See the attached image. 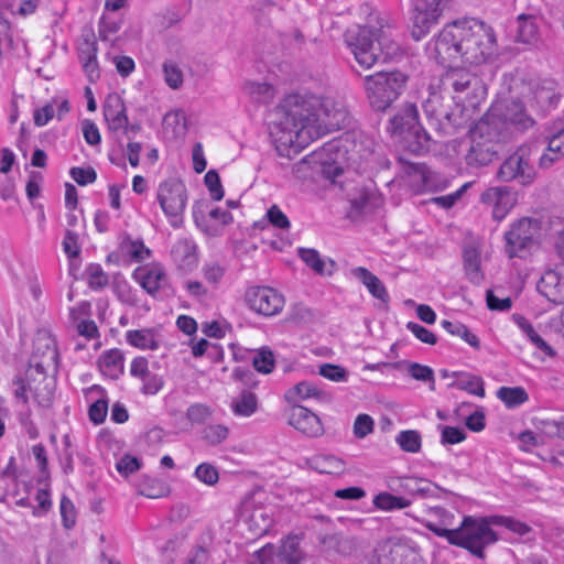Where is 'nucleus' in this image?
<instances>
[{
	"mask_svg": "<svg viewBox=\"0 0 564 564\" xmlns=\"http://www.w3.org/2000/svg\"><path fill=\"white\" fill-rule=\"evenodd\" d=\"M328 151L334 153L335 156L332 162H325L322 165V174L325 178L330 180L333 184L339 185L343 189V182L338 181L346 171L351 166L349 149L347 144L341 141L338 143L329 144Z\"/></svg>",
	"mask_w": 564,
	"mask_h": 564,
	"instance_id": "nucleus-19",
	"label": "nucleus"
},
{
	"mask_svg": "<svg viewBox=\"0 0 564 564\" xmlns=\"http://www.w3.org/2000/svg\"><path fill=\"white\" fill-rule=\"evenodd\" d=\"M171 254L177 268L184 272H191L197 265V247L188 239L176 241L172 247Z\"/></svg>",
	"mask_w": 564,
	"mask_h": 564,
	"instance_id": "nucleus-25",
	"label": "nucleus"
},
{
	"mask_svg": "<svg viewBox=\"0 0 564 564\" xmlns=\"http://www.w3.org/2000/svg\"><path fill=\"white\" fill-rule=\"evenodd\" d=\"M528 89L525 99L536 117H546L557 107L561 93L553 80H532Z\"/></svg>",
	"mask_w": 564,
	"mask_h": 564,
	"instance_id": "nucleus-14",
	"label": "nucleus"
},
{
	"mask_svg": "<svg viewBox=\"0 0 564 564\" xmlns=\"http://www.w3.org/2000/svg\"><path fill=\"white\" fill-rule=\"evenodd\" d=\"M538 290L553 304L564 305V268L545 271L538 283Z\"/></svg>",
	"mask_w": 564,
	"mask_h": 564,
	"instance_id": "nucleus-22",
	"label": "nucleus"
},
{
	"mask_svg": "<svg viewBox=\"0 0 564 564\" xmlns=\"http://www.w3.org/2000/svg\"><path fill=\"white\" fill-rule=\"evenodd\" d=\"M539 147L535 142L519 145L500 165L497 177L501 182H516L522 186L531 185L538 176L535 156Z\"/></svg>",
	"mask_w": 564,
	"mask_h": 564,
	"instance_id": "nucleus-8",
	"label": "nucleus"
},
{
	"mask_svg": "<svg viewBox=\"0 0 564 564\" xmlns=\"http://www.w3.org/2000/svg\"><path fill=\"white\" fill-rule=\"evenodd\" d=\"M355 279L362 284L368 293L378 302L379 307L388 308L389 292L383 282L365 267H355Z\"/></svg>",
	"mask_w": 564,
	"mask_h": 564,
	"instance_id": "nucleus-23",
	"label": "nucleus"
},
{
	"mask_svg": "<svg viewBox=\"0 0 564 564\" xmlns=\"http://www.w3.org/2000/svg\"><path fill=\"white\" fill-rule=\"evenodd\" d=\"M406 328L419 339L421 340L422 343L424 344H429V345H435L436 341H437V338L436 336L431 332L427 328H425L424 326L417 324V323H414V322H409L406 324Z\"/></svg>",
	"mask_w": 564,
	"mask_h": 564,
	"instance_id": "nucleus-63",
	"label": "nucleus"
},
{
	"mask_svg": "<svg viewBox=\"0 0 564 564\" xmlns=\"http://www.w3.org/2000/svg\"><path fill=\"white\" fill-rule=\"evenodd\" d=\"M297 254L307 267L314 272L323 274L325 272V262L315 249L299 248Z\"/></svg>",
	"mask_w": 564,
	"mask_h": 564,
	"instance_id": "nucleus-47",
	"label": "nucleus"
},
{
	"mask_svg": "<svg viewBox=\"0 0 564 564\" xmlns=\"http://www.w3.org/2000/svg\"><path fill=\"white\" fill-rule=\"evenodd\" d=\"M369 564H425L416 547L408 542L388 539L372 550Z\"/></svg>",
	"mask_w": 564,
	"mask_h": 564,
	"instance_id": "nucleus-12",
	"label": "nucleus"
},
{
	"mask_svg": "<svg viewBox=\"0 0 564 564\" xmlns=\"http://www.w3.org/2000/svg\"><path fill=\"white\" fill-rule=\"evenodd\" d=\"M318 373L322 377L335 382L347 381L349 376V372L346 369L333 364L321 365Z\"/></svg>",
	"mask_w": 564,
	"mask_h": 564,
	"instance_id": "nucleus-51",
	"label": "nucleus"
},
{
	"mask_svg": "<svg viewBox=\"0 0 564 564\" xmlns=\"http://www.w3.org/2000/svg\"><path fill=\"white\" fill-rule=\"evenodd\" d=\"M252 564H301L305 554L300 547V538L289 535L279 547L267 544L256 552Z\"/></svg>",
	"mask_w": 564,
	"mask_h": 564,
	"instance_id": "nucleus-13",
	"label": "nucleus"
},
{
	"mask_svg": "<svg viewBox=\"0 0 564 564\" xmlns=\"http://www.w3.org/2000/svg\"><path fill=\"white\" fill-rule=\"evenodd\" d=\"M72 178L80 186L94 183L97 178V174L93 167H72L69 171Z\"/></svg>",
	"mask_w": 564,
	"mask_h": 564,
	"instance_id": "nucleus-60",
	"label": "nucleus"
},
{
	"mask_svg": "<svg viewBox=\"0 0 564 564\" xmlns=\"http://www.w3.org/2000/svg\"><path fill=\"white\" fill-rule=\"evenodd\" d=\"M285 399L289 403H296L301 400L316 399L322 402L329 401V395L321 390L315 383L302 381L285 392Z\"/></svg>",
	"mask_w": 564,
	"mask_h": 564,
	"instance_id": "nucleus-28",
	"label": "nucleus"
},
{
	"mask_svg": "<svg viewBox=\"0 0 564 564\" xmlns=\"http://www.w3.org/2000/svg\"><path fill=\"white\" fill-rule=\"evenodd\" d=\"M104 117L111 131H118L128 123L127 108L123 99L118 94L107 96L104 105Z\"/></svg>",
	"mask_w": 564,
	"mask_h": 564,
	"instance_id": "nucleus-24",
	"label": "nucleus"
},
{
	"mask_svg": "<svg viewBox=\"0 0 564 564\" xmlns=\"http://www.w3.org/2000/svg\"><path fill=\"white\" fill-rule=\"evenodd\" d=\"M517 41L524 44H533L538 41L539 30L535 18L521 14L517 20Z\"/></svg>",
	"mask_w": 564,
	"mask_h": 564,
	"instance_id": "nucleus-35",
	"label": "nucleus"
},
{
	"mask_svg": "<svg viewBox=\"0 0 564 564\" xmlns=\"http://www.w3.org/2000/svg\"><path fill=\"white\" fill-rule=\"evenodd\" d=\"M269 223L279 229L290 228V220L279 206L272 205L267 212Z\"/></svg>",
	"mask_w": 564,
	"mask_h": 564,
	"instance_id": "nucleus-64",
	"label": "nucleus"
},
{
	"mask_svg": "<svg viewBox=\"0 0 564 564\" xmlns=\"http://www.w3.org/2000/svg\"><path fill=\"white\" fill-rule=\"evenodd\" d=\"M535 113L529 107L528 100L511 99L495 106L485 119L489 123L496 122L497 129L507 130L509 140L514 132L523 133L536 124Z\"/></svg>",
	"mask_w": 564,
	"mask_h": 564,
	"instance_id": "nucleus-7",
	"label": "nucleus"
},
{
	"mask_svg": "<svg viewBox=\"0 0 564 564\" xmlns=\"http://www.w3.org/2000/svg\"><path fill=\"white\" fill-rule=\"evenodd\" d=\"M100 371L111 378L117 379L123 372V355L119 349L105 351L98 360Z\"/></svg>",
	"mask_w": 564,
	"mask_h": 564,
	"instance_id": "nucleus-29",
	"label": "nucleus"
},
{
	"mask_svg": "<svg viewBox=\"0 0 564 564\" xmlns=\"http://www.w3.org/2000/svg\"><path fill=\"white\" fill-rule=\"evenodd\" d=\"M163 74L166 85L172 89H178L183 84V73L176 63L167 61L163 64Z\"/></svg>",
	"mask_w": 564,
	"mask_h": 564,
	"instance_id": "nucleus-50",
	"label": "nucleus"
},
{
	"mask_svg": "<svg viewBox=\"0 0 564 564\" xmlns=\"http://www.w3.org/2000/svg\"><path fill=\"white\" fill-rule=\"evenodd\" d=\"M87 273L88 283L91 289L100 290L108 285V275L105 273L100 264H90L87 268Z\"/></svg>",
	"mask_w": 564,
	"mask_h": 564,
	"instance_id": "nucleus-52",
	"label": "nucleus"
},
{
	"mask_svg": "<svg viewBox=\"0 0 564 564\" xmlns=\"http://www.w3.org/2000/svg\"><path fill=\"white\" fill-rule=\"evenodd\" d=\"M540 232L541 221L535 218L523 217L514 221L505 234V251L508 257H522L538 242Z\"/></svg>",
	"mask_w": 564,
	"mask_h": 564,
	"instance_id": "nucleus-11",
	"label": "nucleus"
},
{
	"mask_svg": "<svg viewBox=\"0 0 564 564\" xmlns=\"http://www.w3.org/2000/svg\"><path fill=\"white\" fill-rule=\"evenodd\" d=\"M441 325L449 334L459 336L475 349L480 348V341L478 337L475 334L470 333L469 329L464 324L459 322H451L444 319L441 322Z\"/></svg>",
	"mask_w": 564,
	"mask_h": 564,
	"instance_id": "nucleus-39",
	"label": "nucleus"
},
{
	"mask_svg": "<svg viewBox=\"0 0 564 564\" xmlns=\"http://www.w3.org/2000/svg\"><path fill=\"white\" fill-rule=\"evenodd\" d=\"M454 375L459 376V380L454 383L458 389L480 398L485 397L484 381L480 377L470 373Z\"/></svg>",
	"mask_w": 564,
	"mask_h": 564,
	"instance_id": "nucleus-40",
	"label": "nucleus"
},
{
	"mask_svg": "<svg viewBox=\"0 0 564 564\" xmlns=\"http://www.w3.org/2000/svg\"><path fill=\"white\" fill-rule=\"evenodd\" d=\"M246 302L256 313L263 316L279 314L284 306L283 296L269 286H252L246 292Z\"/></svg>",
	"mask_w": 564,
	"mask_h": 564,
	"instance_id": "nucleus-16",
	"label": "nucleus"
},
{
	"mask_svg": "<svg viewBox=\"0 0 564 564\" xmlns=\"http://www.w3.org/2000/svg\"><path fill=\"white\" fill-rule=\"evenodd\" d=\"M319 101L299 94L288 95L276 108L271 137L279 151L295 153L319 137Z\"/></svg>",
	"mask_w": 564,
	"mask_h": 564,
	"instance_id": "nucleus-2",
	"label": "nucleus"
},
{
	"mask_svg": "<svg viewBox=\"0 0 564 564\" xmlns=\"http://www.w3.org/2000/svg\"><path fill=\"white\" fill-rule=\"evenodd\" d=\"M508 140L507 130L497 129L496 122L489 123L484 118L473 134L471 145L465 156L467 165L479 167L491 163L499 152V144Z\"/></svg>",
	"mask_w": 564,
	"mask_h": 564,
	"instance_id": "nucleus-6",
	"label": "nucleus"
},
{
	"mask_svg": "<svg viewBox=\"0 0 564 564\" xmlns=\"http://www.w3.org/2000/svg\"><path fill=\"white\" fill-rule=\"evenodd\" d=\"M25 376L29 379L30 393L35 402L43 408H48L54 391L52 381L47 379L44 361L33 359Z\"/></svg>",
	"mask_w": 564,
	"mask_h": 564,
	"instance_id": "nucleus-17",
	"label": "nucleus"
},
{
	"mask_svg": "<svg viewBox=\"0 0 564 564\" xmlns=\"http://www.w3.org/2000/svg\"><path fill=\"white\" fill-rule=\"evenodd\" d=\"M212 415L213 410L203 403H194L186 411V417L192 424H205Z\"/></svg>",
	"mask_w": 564,
	"mask_h": 564,
	"instance_id": "nucleus-48",
	"label": "nucleus"
},
{
	"mask_svg": "<svg viewBox=\"0 0 564 564\" xmlns=\"http://www.w3.org/2000/svg\"><path fill=\"white\" fill-rule=\"evenodd\" d=\"M195 225L207 236L221 235L223 228L232 223V215L220 207L209 208L207 200H196L193 205Z\"/></svg>",
	"mask_w": 564,
	"mask_h": 564,
	"instance_id": "nucleus-15",
	"label": "nucleus"
},
{
	"mask_svg": "<svg viewBox=\"0 0 564 564\" xmlns=\"http://www.w3.org/2000/svg\"><path fill=\"white\" fill-rule=\"evenodd\" d=\"M251 361L253 368L264 375L271 373L275 366L273 351L268 347L256 350Z\"/></svg>",
	"mask_w": 564,
	"mask_h": 564,
	"instance_id": "nucleus-41",
	"label": "nucleus"
},
{
	"mask_svg": "<svg viewBox=\"0 0 564 564\" xmlns=\"http://www.w3.org/2000/svg\"><path fill=\"white\" fill-rule=\"evenodd\" d=\"M387 131L402 139L404 147L414 154H423L431 149L432 138L419 121L417 107L405 102L389 119Z\"/></svg>",
	"mask_w": 564,
	"mask_h": 564,
	"instance_id": "nucleus-5",
	"label": "nucleus"
},
{
	"mask_svg": "<svg viewBox=\"0 0 564 564\" xmlns=\"http://www.w3.org/2000/svg\"><path fill=\"white\" fill-rule=\"evenodd\" d=\"M313 467L322 474H338L343 463L334 456H316L312 459Z\"/></svg>",
	"mask_w": 564,
	"mask_h": 564,
	"instance_id": "nucleus-46",
	"label": "nucleus"
},
{
	"mask_svg": "<svg viewBox=\"0 0 564 564\" xmlns=\"http://www.w3.org/2000/svg\"><path fill=\"white\" fill-rule=\"evenodd\" d=\"M409 373L417 381L431 382V389H434V372L429 366L412 362L409 366Z\"/></svg>",
	"mask_w": 564,
	"mask_h": 564,
	"instance_id": "nucleus-56",
	"label": "nucleus"
},
{
	"mask_svg": "<svg viewBox=\"0 0 564 564\" xmlns=\"http://www.w3.org/2000/svg\"><path fill=\"white\" fill-rule=\"evenodd\" d=\"M375 429V421L368 414H359L355 417V437L364 438L371 434Z\"/></svg>",
	"mask_w": 564,
	"mask_h": 564,
	"instance_id": "nucleus-57",
	"label": "nucleus"
},
{
	"mask_svg": "<svg viewBox=\"0 0 564 564\" xmlns=\"http://www.w3.org/2000/svg\"><path fill=\"white\" fill-rule=\"evenodd\" d=\"M205 185L207 186L210 197L218 202L224 197V188L220 182V177L215 170H210L205 174Z\"/></svg>",
	"mask_w": 564,
	"mask_h": 564,
	"instance_id": "nucleus-53",
	"label": "nucleus"
},
{
	"mask_svg": "<svg viewBox=\"0 0 564 564\" xmlns=\"http://www.w3.org/2000/svg\"><path fill=\"white\" fill-rule=\"evenodd\" d=\"M482 204L491 207V214L495 220L501 221L516 204V198L506 186H495L487 188L480 196Z\"/></svg>",
	"mask_w": 564,
	"mask_h": 564,
	"instance_id": "nucleus-20",
	"label": "nucleus"
},
{
	"mask_svg": "<svg viewBox=\"0 0 564 564\" xmlns=\"http://www.w3.org/2000/svg\"><path fill=\"white\" fill-rule=\"evenodd\" d=\"M446 6L447 0H416L413 21L421 34L437 22Z\"/></svg>",
	"mask_w": 564,
	"mask_h": 564,
	"instance_id": "nucleus-21",
	"label": "nucleus"
},
{
	"mask_svg": "<svg viewBox=\"0 0 564 564\" xmlns=\"http://www.w3.org/2000/svg\"><path fill=\"white\" fill-rule=\"evenodd\" d=\"M445 84L449 85L455 93H464L469 89L476 91L481 88L478 77L463 68H452L446 73Z\"/></svg>",
	"mask_w": 564,
	"mask_h": 564,
	"instance_id": "nucleus-27",
	"label": "nucleus"
},
{
	"mask_svg": "<svg viewBox=\"0 0 564 564\" xmlns=\"http://www.w3.org/2000/svg\"><path fill=\"white\" fill-rule=\"evenodd\" d=\"M497 397L508 408H516L521 405L529 399L527 391L522 387H501L497 391Z\"/></svg>",
	"mask_w": 564,
	"mask_h": 564,
	"instance_id": "nucleus-37",
	"label": "nucleus"
},
{
	"mask_svg": "<svg viewBox=\"0 0 564 564\" xmlns=\"http://www.w3.org/2000/svg\"><path fill=\"white\" fill-rule=\"evenodd\" d=\"M122 20L113 13L104 12L98 23V39L109 42L111 46L118 40V32L121 29Z\"/></svg>",
	"mask_w": 564,
	"mask_h": 564,
	"instance_id": "nucleus-30",
	"label": "nucleus"
},
{
	"mask_svg": "<svg viewBox=\"0 0 564 564\" xmlns=\"http://www.w3.org/2000/svg\"><path fill=\"white\" fill-rule=\"evenodd\" d=\"M195 476L202 482H204L208 486H213L218 481L217 469L208 463H203V464L198 465L195 469Z\"/></svg>",
	"mask_w": 564,
	"mask_h": 564,
	"instance_id": "nucleus-58",
	"label": "nucleus"
},
{
	"mask_svg": "<svg viewBox=\"0 0 564 564\" xmlns=\"http://www.w3.org/2000/svg\"><path fill=\"white\" fill-rule=\"evenodd\" d=\"M59 509L64 527L66 529H70L75 524L76 519L74 503L69 498L63 496L61 499Z\"/></svg>",
	"mask_w": 564,
	"mask_h": 564,
	"instance_id": "nucleus-61",
	"label": "nucleus"
},
{
	"mask_svg": "<svg viewBox=\"0 0 564 564\" xmlns=\"http://www.w3.org/2000/svg\"><path fill=\"white\" fill-rule=\"evenodd\" d=\"M464 267L466 275L473 283H479L482 280L479 254L475 248L465 249Z\"/></svg>",
	"mask_w": 564,
	"mask_h": 564,
	"instance_id": "nucleus-38",
	"label": "nucleus"
},
{
	"mask_svg": "<svg viewBox=\"0 0 564 564\" xmlns=\"http://www.w3.org/2000/svg\"><path fill=\"white\" fill-rule=\"evenodd\" d=\"M412 501L405 497L380 492L373 498V506L382 511L402 510L410 507Z\"/></svg>",
	"mask_w": 564,
	"mask_h": 564,
	"instance_id": "nucleus-36",
	"label": "nucleus"
},
{
	"mask_svg": "<svg viewBox=\"0 0 564 564\" xmlns=\"http://www.w3.org/2000/svg\"><path fill=\"white\" fill-rule=\"evenodd\" d=\"M376 141L373 138L360 135L359 140V169L361 172L372 171L377 167L379 161L376 153Z\"/></svg>",
	"mask_w": 564,
	"mask_h": 564,
	"instance_id": "nucleus-31",
	"label": "nucleus"
},
{
	"mask_svg": "<svg viewBox=\"0 0 564 564\" xmlns=\"http://www.w3.org/2000/svg\"><path fill=\"white\" fill-rule=\"evenodd\" d=\"M400 177L408 180L414 191L422 189L429 181V170L424 163L410 162L403 156L398 158Z\"/></svg>",
	"mask_w": 564,
	"mask_h": 564,
	"instance_id": "nucleus-26",
	"label": "nucleus"
},
{
	"mask_svg": "<svg viewBox=\"0 0 564 564\" xmlns=\"http://www.w3.org/2000/svg\"><path fill=\"white\" fill-rule=\"evenodd\" d=\"M230 409L237 416H251L258 410V398L253 392L242 390L238 397L231 400Z\"/></svg>",
	"mask_w": 564,
	"mask_h": 564,
	"instance_id": "nucleus-33",
	"label": "nucleus"
},
{
	"mask_svg": "<svg viewBox=\"0 0 564 564\" xmlns=\"http://www.w3.org/2000/svg\"><path fill=\"white\" fill-rule=\"evenodd\" d=\"M492 521L495 524L502 525L519 535H525L531 530L528 524L508 517L492 516Z\"/></svg>",
	"mask_w": 564,
	"mask_h": 564,
	"instance_id": "nucleus-55",
	"label": "nucleus"
},
{
	"mask_svg": "<svg viewBox=\"0 0 564 564\" xmlns=\"http://www.w3.org/2000/svg\"><path fill=\"white\" fill-rule=\"evenodd\" d=\"M395 442L402 451L408 453H417L422 446L421 434L415 430L401 431L397 435Z\"/></svg>",
	"mask_w": 564,
	"mask_h": 564,
	"instance_id": "nucleus-43",
	"label": "nucleus"
},
{
	"mask_svg": "<svg viewBox=\"0 0 564 564\" xmlns=\"http://www.w3.org/2000/svg\"><path fill=\"white\" fill-rule=\"evenodd\" d=\"M357 25L355 61L362 68L369 69L380 58L389 63L398 61L403 55L393 28L373 10L367 0L360 3Z\"/></svg>",
	"mask_w": 564,
	"mask_h": 564,
	"instance_id": "nucleus-3",
	"label": "nucleus"
},
{
	"mask_svg": "<svg viewBox=\"0 0 564 564\" xmlns=\"http://www.w3.org/2000/svg\"><path fill=\"white\" fill-rule=\"evenodd\" d=\"M126 338L131 346L140 349L155 350L159 348L156 332L151 328L128 330Z\"/></svg>",
	"mask_w": 564,
	"mask_h": 564,
	"instance_id": "nucleus-34",
	"label": "nucleus"
},
{
	"mask_svg": "<svg viewBox=\"0 0 564 564\" xmlns=\"http://www.w3.org/2000/svg\"><path fill=\"white\" fill-rule=\"evenodd\" d=\"M228 435L229 429L223 424H209L202 431V438L212 446L221 444Z\"/></svg>",
	"mask_w": 564,
	"mask_h": 564,
	"instance_id": "nucleus-45",
	"label": "nucleus"
},
{
	"mask_svg": "<svg viewBox=\"0 0 564 564\" xmlns=\"http://www.w3.org/2000/svg\"><path fill=\"white\" fill-rule=\"evenodd\" d=\"M497 40L492 28L476 19H465L447 24L431 43L430 52L443 65L460 58L479 65L496 52Z\"/></svg>",
	"mask_w": 564,
	"mask_h": 564,
	"instance_id": "nucleus-1",
	"label": "nucleus"
},
{
	"mask_svg": "<svg viewBox=\"0 0 564 564\" xmlns=\"http://www.w3.org/2000/svg\"><path fill=\"white\" fill-rule=\"evenodd\" d=\"M288 423L308 437H317L324 433L321 419L305 406L294 404L288 412Z\"/></svg>",
	"mask_w": 564,
	"mask_h": 564,
	"instance_id": "nucleus-18",
	"label": "nucleus"
},
{
	"mask_svg": "<svg viewBox=\"0 0 564 564\" xmlns=\"http://www.w3.org/2000/svg\"><path fill=\"white\" fill-rule=\"evenodd\" d=\"M165 280L166 276L162 269L152 268L143 274L141 285L149 294L154 295L162 288Z\"/></svg>",
	"mask_w": 564,
	"mask_h": 564,
	"instance_id": "nucleus-44",
	"label": "nucleus"
},
{
	"mask_svg": "<svg viewBox=\"0 0 564 564\" xmlns=\"http://www.w3.org/2000/svg\"><path fill=\"white\" fill-rule=\"evenodd\" d=\"M512 319L538 349L551 357L555 355L553 348L536 333L532 324L523 315L513 314Z\"/></svg>",
	"mask_w": 564,
	"mask_h": 564,
	"instance_id": "nucleus-32",
	"label": "nucleus"
},
{
	"mask_svg": "<svg viewBox=\"0 0 564 564\" xmlns=\"http://www.w3.org/2000/svg\"><path fill=\"white\" fill-rule=\"evenodd\" d=\"M156 198L171 226L180 228L187 203L185 184L177 178H169L159 185Z\"/></svg>",
	"mask_w": 564,
	"mask_h": 564,
	"instance_id": "nucleus-10",
	"label": "nucleus"
},
{
	"mask_svg": "<svg viewBox=\"0 0 564 564\" xmlns=\"http://www.w3.org/2000/svg\"><path fill=\"white\" fill-rule=\"evenodd\" d=\"M140 467V460L131 455H123L116 464L118 473L124 477H128L130 474L139 470Z\"/></svg>",
	"mask_w": 564,
	"mask_h": 564,
	"instance_id": "nucleus-62",
	"label": "nucleus"
},
{
	"mask_svg": "<svg viewBox=\"0 0 564 564\" xmlns=\"http://www.w3.org/2000/svg\"><path fill=\"white\" fill-rule=\"evenodd\" d=\"M492 524V517H465L457 528L454 545L468 550L478 558H484L485 549L498 541L497 533L491 529Z\"/></svg>",
	"mask_w": 564,
	"mask_h": 564,
	"instance_id": "nucleus-9",
	"label": "nucleus"
},
{
	"mask_svg": "<svg viewBox=\"0 0 564 564\" xmlns=\"http://www.w3.org/2000/svg\"><path fill=\"white\" fill-rule=\"evenodd\" d=\"M421 480L417 477H400L393 478L389 482L391 490L408 494L410 496H420V494H426L423 488H420Z\"/></svg>",
	"mask_w": 564,
	"mask_h": 564,
	"instance_id": "nucleus-42",
	"label": "nucleus"
},
{
	"mask_svg": "<svg viewBox=\"0 0 564 564\" xmlns=\"http://www.w3.org/2000/svg\"><path fill=\"white\" fill-rule=\"evenodd\" d=\"M122 248L126 249L127 253L134 262H141L151 254L150 249L144 246L142 240L126 239L122 242Z\"/></svg>",
	"mask_w": 564,
	"mask_h": 564,
	"instance_id": "nucleus-49",
	"label": "nucleus"
},
{
	"mask_svg": "<svg viewBox=\"0 0 564 564\" xmlns=\"http://www.w3.org/2000/svg\"><path fill=\"white\" fill-rule=\"evenodd\" d=\"M410 74L401 69L377 72L365 76L364 90L370 108L387 111L405 91Z\"/></svg>",
	"mask_w": 564,
	"mask_h": 564,
	"instance_id": "nucleus-4",
	"label": "nucleus"
},
{
	"mask_svg": "<svg viewBox=\"0 0 564 564\" xmlns=\"http://www.w3.org/2000/svg\"><path fill=\"white\" fill-rule=\"evenodd\" d=\"M32 454L37 463V467L41 473L39 481L42 482L48 478L47 456H46L45 446L43 444L34 445L32 447Z\"/></svg>",
	"mask_w": 564,
	"mask_h": 564,
	"instance_id": "nucleus-59",
	"label": "nucleus"
},
{
	"mask_svg": "<svg viewBox=\"0 0 564 564\" xmlns=\"http://www.w3.org/2000/svg\"><path fill=\"white\" fill-rule=\"evenodd\" d=\"M245 90L257 100H268L273 97V88L267 83H247Z\"/></svg>",
	"mask_w": 564,
	"mask_h": 564,
	"instance_id": "nucleus-54",
	"label": "nucleus"
}]
</instances>
